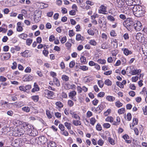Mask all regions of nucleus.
Listing matches in <instances>:
<instances>
[{"instance_id": "f257e3e1", "label": "nucleus", "mask_w": 147, "mask_h": 147, "mask_svg": "<svg viewBox=\"0 0 147 147\" xmlns=\"http://www.w3.org/2000/svg\"><path fill=\"white\" fill-rule=\"evenodd\" d=\"M132 11L134 15L137 17L142 16L144 13L142 7L139 6H134L133 8Z\"/></svg>"}, {"instance_id": "f03ea898", "label": "nucleus", "mask_w": 147, "mask_h": 147, "mask_svg": "<svg viewBox=\"0 0 147 147\" xmlns=\"http://www.w3.org/2000/svg\"><path fill=\"white\" fill-rule=\"evenodd\" d=\"M133 19L130 18H128L123 23L124 26L128 30H130L133 27L134 22Z\"/></svg>"}, {"instance_id": "7ed1b4c3", "label": "nucleus", "mask_w": 147, "mask_h": 147, "mask_svg": "<svg viewBox=\"0 0 147 147\" xmlns=\"http://www.w3.org/2000/svg\"><path fill=\"white\" fill-rule=\"evenodd\" d=\"M126 70L127 72H128L129 71V73L132 75L136 74L139 75V74H140L141 72V69H135L133 67L131 66L128 67Z\"/></svg>"}, {"instance_id": "20e7f679", "label": "nucleus", "mask_w": 147, "mask_h": 147, "mask_svg": "<svg viewBox=\"0 0 147 147\" xmlns=\"http://www.w3.org/2000/svg\"><path fill=\"white\" fill-rule=\"evenodd\" d=\"M121 4L118 6L119 7H121V9H123V10L122 11V12L125 14H126L127 17H128L130 16L131 13V8L129 7L124 6L123 7H121Z\"/></svg>"}, {"instance_id": "39448f33", "label": "nucleus", "mask_w": 147, "mask_h": 147, "mask_svg": "<svg viewBox=\"0 0 147 147\" xmlns=\"http://www.w3.org/2000/svg\"><path fill=\"white\" fill-rule=\"evenodd\" d=\"M107 7L104 5H101L99 7L98 12L100 14H107L108 12L107 11Z\"/></svg>"}, {"instance_id": "423d86ee", "label": "nucleus", "mask_w": 147, "mask_h": 147, "mask_svg": "<svg viewBox=\"0 0 147 147\" xmlns=\"http://www.w3.org/2000/svg\"><path fill=\"white\" fill-rule=\"evenodd\" d=\"M145 36L140 33H137L136 35V39L140 42H144L145 39Z\"/></svg>"}, {"instance_id": "0eeeda50", "label": "nucleus", "mask_w": 147, "mask_h": 147, "mask_svg": "<svg viewBox=\"0 0 147 147\" xmlns=\"http://www.w3.org/2000/svg\"><path fill=\"white\" fill-rule=\"evenodd\" d=\"M54 94V92L48 90H45L43 94L44 96L48 98H51L53 96Z\"/></svg>"}, {"instance_id": "6e6552de", "label": "nucleus", "mask_w": 147, "mask_h": 147, "mask_svg": "<svg viewBox=\"0 0 147 147\" xmlns=\"http://www.w3.org/2000/svg\"><path fill=\"white\" fill-rule=\"evenodd\" d=\"M133 27L137 31H140L142 28V26L141 22L139 21L134 22Z\"/></svg>"}, {"instance_id": "1a4fd4ad", "label": "nucleus", "mask_w": 147, "mask_h": 147, "mask_svg": "<svg viewBox=\"0 0 147 147\" xmlns=\"http://www.w3.org/2000/svg\"><path fill=\"white\" fill-rule=\"evenodd\" d=\"M41 15V13L39 11H38L36 13V12L34 13V20L36 23H37L40 20Z\"/></svg>"}, {"instance_id": "9d476101", "label": "nucleus", "mask_w": 147, "mask_h": 147, "mask_svg": "<svg viewBox=\"0 0 147 147\" xmlns=\"http://www.w3.org/2000/svg\"><path fill=\"white\" fill-rule=\"evenodd\" d=\"M27 134L30 136H35L37 135L38 133L36 130L33 129L32 130L31 127L27 132Z\"/></svg>"}, {"instance_id": "9b49d317", "label": "nucleus", "mask_w": 147, "mask_h": 147, "mask_svg": "<svg viewBox=\"0 0 147 147\" xmlns=\"http://www.w3.org/2000/svg\"><path fill=\"white\" fill-rule=\"evenodd\" d=\"M76 94V92L75 90H73L71 91L69 93L68 96L70 99L74 101H76V99L75 98V96Z\"/></svg>"}, {"instance_id": "f8f14e48", "label": "nucleus", "mask_w": 147, "mask_h": 147, "mask_svg": "<svg viewBox=\"0 0 147 147\" xmlns=\"http://www.w3.org/2000/svg\"><path fill=\"white\" fill-rule=\"evenodd\" d=\"M14 107L17 108H19L24 105V103L22 101L16 102L11 104Z\"/></svg>"}, {"instance_id": "ddd939ff", "label": "nucleus", "mask_w": 147, "mask_h": 147, "mask_svg": "<svg viewBox=\"0 0 147 147\" xmlns=\"http://www.w3.org/2000/svg\"><path fill=\"white\" fill-rule=\"evenodd\" d=\"M22 55L24 57H30L31 56V52L28 50H26L22 53H21Z\"/></svg>"}, {"instance_id": "4468645a", "label": "nucleus", "mask_w": 147, "mask_h": 147, "mask_svg": "<svg viewBox=\"0 0 147 147\" xmlns=\"http://www.w3.org/2000/svg\"><path fill=\"white\" fill-rule=\"evenodd\" d=\"M122 51L123 52L124 54L126 56H128L129 55L131 54L132 53V52L131 51L127 49L123 48L121 49Z\"/></svg>"}, {"instance_id": "2eb2a0df", "label": "nucleus", "mask_w": 147, "mask_h": 147, "mask_svg": "<svg viewBox=\"0 0 147 147\" xmlns=\"http://www.w3.org/2000/svg\"><path fill=\"white\" fill-rule=\"evenodd\" d=\"M23 127L25 129V131H26L27 132L28 130L30 128H31V126L29 124L25 122L23 123L22 124Z\"/></svg>"}, {"instance_id": "dca6fc26", "label": "nucleus", "mask_w": 147, "mask_h": 147, "mask_svg": "<svg viewBox=\"0 0 147 147\" xmlns=\"http://www.w3.org/2000/svg\"><path fill=\"white\" fill-rule=\"evenodd\" d=\"M8 129V127H4L3 128L0 129V135H2V134H5L6 132L7 131Z\"/></svg>"}, {"instance_id": "f3484780", "label": "nucleus", "mask_w": 147, "mask_h": 147, "mask_svg": "<svg viewBox=\"0 0 147 147\" xmlns=\"http://www.w3.org/2000/svg\"><path fill=\"white\" fill-rule=\"evenodd\" d=\"M53 82L57 86L59 87L60 86L59 81L57 78H53Z\"/></svg>"}, {"instance_id": "a211bd4d", "label": "nucleus", "mask_w": 147, "mask_h": 147, "mask_svg": "<svg viewBox=\"0 0 147 147\" xmlns=\"http://www.w3.org/2000/svg\"><path fill=\"white\" fill-rule=\"evenodd\" d=\"M121 121V119L120 117L118 116L116 117V121H113V124L115 125H118L120 123Z\"/></svg>"}, {"instance_id": "6ab92c4d", "label": "nucleus", "mask_w": 147, "mask_h": 147, "mask_svg": "<svg viewBox=\"0 0 147 147\" xmlns=\"http://www.w3.org/2000/svg\"><path fill=\"white\" fill-rule=\"evenodd\" d=\"M3 56L4 59L5 60H8L11 57L10 53H7L2 54L1 56Z\"/></svg>"}, {"instance_id": "aec40b11", "label": "nucleus", "mask_w": 147, "mask_h": 147, "mask_svg": "<svg viewBox=\"0 0 147 147\" xmlns=\"http://www.w3.org/2000/svg\"><path fill=\"white\" fill-rule=\"evenodd\" d=\"M34 88L32 90V92H34L39 90V88L38 85L36 83H34Z\"/></svg>"}, {"instance_id": "412c9836", "label": "nucleus", "mask_w": 147, "mask_h": 147, "mask_svg": "<svg viewBox=\"0 0 147 147\" xmlns=\"http://www.w3.org/2000/svg\"><path fill=\"white\" fill-rule=\"evenodd\" d=\"M66 85L67 86V87L69 89H76V86L75 84H70L69 83H68L66 84Z\"/></svg>"}, {"instance_id": "4be33fe9", "label": "nucleus", "mask_w": 147, "mask_h": 147, "mask_svg": "<svg viewBox=\"0 0 147 147\" xmlns=\"http://www.w3.org/2000/svg\"><path fill=\"white\" fill-rule=\"evenodd\" d=\"M106 99L110 102H113L115 100V97L111 96H108L106 97Z\"/></svg>"}, {"instance_id": "5701e85b", "label": "nucleus", "mask_w": 147, "mask_h": 147, "mask_svg": "<svg viewBox=\"0 0 147 147\" xmlns=\"http://www.w3.org/2000/svg\"><path fill=\"white\" fill-rule=\"evenodd\" d=\"M22 111L28 113L30 111V108L28 106H24L22 108Z\"/></svg>"}, {"instance_id": "b1692460", "label": "nucleus", "mask_w": 147, "mask_h": 147, "mask_svg": "<svg viewBox=\"0 0 147 147\" xmlns=\"http://www.w3.org/2000/svg\"><path fill=\"white\" fill-rule=\"evenodd\" d=\"M48 147H56V143L52 141H50L48 143Z\"/></svg>"}, {"instance_id": "393cba45", "label": "nucleus", "mask_w": 147, "mask_h": 147, "mask_svg": "<svg viewBox=\"0 0 147 147\" xmlns=\"http://www.w3.org/2000/svg\"><path fill=\"white\" fill-rule=\"evenodd\" d=\"M24 80L29 81L32 80L33 77L31 75H29L24 76Z\"/></svg>"}, {"instance_id": "a878e982", "label": "nucleus", "mask_w": 147, "mask_h": 147, "mask_svg": "<svg viewBox=\"0 0 147 147\" xmlns=\"http://www.w3.org/2000/svg\"><path fill=\"white\" fill-rule=\"evenodd\" d=\"M73 124L77 126L80 125L81 124V122L78 120H73L72 121Z\"/></svg>"}, {"instance_id": "bb28decb", "label": "nucleus", "mask_w": 147, "mask_h": 147, "mask_svg": "<svg viewBox=\"0 0 147 147\" xmlns=\"http://www.w3.org/2000/svg\"><path fill=\"white\" fill-rule=\"evenodd\" d=\"M61 79L62 80L65 82H67L69 80V77L65 74L61 76Z\"/></svg>"}, {"instance_id": "cd10ccee", "label": "nucleus", "mask_w": 147, "mask_h": 147, "mask_svg": "<svg viewBox=\"0 0 147 147\" xmlns=\"http://www.w3.org/2000/svg\"><path fill=\"white\" fill-rule=\"evenodd\" d=\"M48 46H47L46 47H44V50L42 51L43 54L45 56L47 57L49 54V51L47 50L48 49Z\"/></svg>"}, {"instance_id": "c85d7f7f", "label": "nucleus", "mask_w": 147, "mask_h": 147, "mask_svg": "<svg viewBox=\"0 0 147 147\" xmlns=\"http://www.w3.org/2000/svg\"><path fill=\"white\" fill-rule=\"evenodd\" d=\"M19 37L21 38L24 40H26V39L27 38L28 35L24 33H22L18 35Z\"/></svg>"}, {"instance_id": "c756f323", "label": "nucleus", "mask_w": 147, "mask_h": 147, "mask_svg": "<svg viewBox=\"0 0 147 147\" xmlns=\"http://www.w3.org/2000/svg\"><path fill=\"white\" fill-rule=\"evenodd\" d=\"M38 140L41 143H44L47 139L44 136H41L39 137Z\"/></svg>"}, {"instance_id": "7c9ffc66", "label": "nucleus", "mask_w": 147, "mask_h": 147, "mask_svg": "<svg viewBox=\"0 0 147 147\" xmlns=\"http://www.w3.org/2000/svg\"><path fill=\"white\" fill-rule=\"evenodd\" d=\"M123 105V103L120 102V101L119 100L117 101L115 103V106L117 108H119L122 107Z\"/></svg>"}, {"instance_id": "2f4dec72", "label": "nucleus", "mask_w": 147, "mask_h": 147, "mask_svg": "<svg viewBox=\"0 0 147 147\" xmlns=\"http://www.w3.org/2000/svg\"><path fill=\"white\" fill-rule=\"evenodd\" d=\"M113 117L111 116H108L105 119L106 121L109 122L113 123Z\"/></svg>"}, {"instance_id": "473e14b6", "label": "nucleus", "mask_w": 147, "mask_h": 147, "mask_svg": "<svg viewBox=\"0 0 147 147\" xmlns=\"http://www.w3.org/2000/svg\"><path fill=\"white\" fill-rule=\"evenodd\" d=\"M125 109L124 108H121L118 111V113L119 115L124 114L125 112Z\"/></svg>"}, {"instance_id": "72a5a7b5", "label": "nucleus", "mask_w": 147, "mask_h": 147, "mask_svg": "<svg viewBox=\"0 0 147 147\" xmlns=\"http://www.w3.org/2000/svg\"><path fill=\"white\" fill-rule=\"evenodd\" d=\"M122 138H123L125 141L127 143H130L131 141L130 140H127V139H128L129 138V137L128 136L125 134L122 136Z\"/></svg>"}, {"instance_id": "f704fd0d", "label": "nucleus", "mask_w": 147, "mask_h": 147, "mask_svg": "<svg viewBox=\"0 0 147 147\" xmlns=\"http://www.w3.org/2000/svg\"><path fill=\"white\" fill-rule=\"evenodd\" d=\"M105 84L108 86H111L112 84V83L110 80L109 79H107L105 80Z\"/></svg>"}, {"instance_id": "c9c22d12", "label": "nucleus", "mask_w": 147, "mask_h": 147, "mask_svg": "<svg viewBox=\"0 0 147 147\" xmlns=\"http://www.w3.org/2000/svg\"><path fill=\"white\" fill-rule=\"evenodd\" d=\"M107 18L108 20L112 22H114L115 20V18L111 15L108 16Z\"/></svg>"}, {"instance_id": "e433bc0d", "label": "nucleus", "mask_w": 147, "mask_h": 147, "mask_svg": "<svg viewBox=\"0 0 147 147\" xmlns=\"http://www.w3.org/2000/svg\"><path fill=\"white\" fill-rule=\"evenodd\" d=\"M31 98L35 102H37L39 99V96H33L31 97Z\"/></svg>"}, {"instance_id": "4c0bfd02", "label": "nucleus", "mask_w": 147, "mask_h": 147, "mask_svg": "<svg viewBox=\"0 0 147 147\" xmlns=\"http://www.w3.org/2000/svg\"><path fill=\"white\" fill-rule=\"evenodd\" d=\"M80 60L81 61V62L83 64H85L86 61V57L84 56H82L80 58Z\"/></svg>"}, {"instance_id": "58836bf2", "label": "nucleus", "mask_w": 147, "mask_h": 147, "mask_svg": "<svg viewBox=\"0 0 147 147\" xmlns=\"http://www.w3.org/2000/svg\"><path fill=\"white\" fill-rule=\"evenodd\" d=\"M138 120L137 118H134L133 119V123H132V127H133L135 125L138 124Z\"/></svg>"}, {"instance_id": "ea45409f", "label": "nucleus", "mask_w": 147, "mask_h": 147, "mask_svg": "<svg viewBox=\"0 0 147 147\" xmlns=\"http://www.w3.org/2000/svg\"><path fill=\"white\" fill-rule=\"evenodd\" d=\"M108 141L112 145H114L115 144V140L111 137L109 138Z\"/></svg>"}, {"instance_id": "a19ab883", "label": "nucleus", "mask_w": 147, "mask_h": 147, "mask_svg": "<svg viewBox=\"0 0 147 147\" xmlns=\"http://www.w3.org/2000/svg\"><path fill=\"white\" fill-rule=\"evenodd\" d=\"M33 40L31 38H28L26 40V44L28 46H30Z\"/></svg>"}, {"instance_id": "79ce46f5", "label": "nucleus", "mask_w": 147, "mask_h": 147, "mask_svg": "<svg viewBox=\"0 0 147 147\" xmlns=\"http://www.w3.org/2000/svg\"><path fill=\"white\" fill-rule=\"evenodd\" d=\"M104 141L101 138L99 139L97 141V143L100 146H102L104 144Z\"/></svg>"}, {"instance_id": "37998d69", "label": "nucleus", "mask_w": 147, "mask_h": 147, "mask_svg": "<svg viewBox=\"0 0 147 147\" xmlns=\"http://www.w3.org/2000/svg\"><path fill=\"white\" fill-rule=\"evenodd\" d=\"M88 42L93 46H96L97 44V42L94 40H90Z\"/></svg>"}, {"instance_id": "c03bdc74", "label": "nucleus", "mask_w": 147, "mask_h": 147, "mask_svg": "<svg viewBox=\"0 0 147 147\" xmlns=\"http://www.w3.org/2000/svg\"><path fill=\"white\" fill-rule=\"evenodd\" d=\"M79 68L83 71H86L88 70V67L86 65H79Z\"/></svg>"}, {"instance_id": "a18cd8bd", "label": "nucleus", "mask_w": 147, "mask_h": 147, "mask_svg": "<svg viewBox=\"0 0 147 147\" xmlns=\"http://www.w3.org/2000/svg\"><path fill=\"white\" fill-rule=\"evenodd\" d=\"M64 124L65 127H66L68 130L71 129V123L66 122Z\"/></svg>"}, {"instance_id": "49530a36", "label": "nucleus", "mask_w": 147, "mask_h": 147, "mask_svg": "<svg viewBox=\"0 0 147 147\" xmlns=\"http://www.w3.org/2000/svg\"><path fill=\"white\" fill-rule=\"evenodd\" d=\"M97 62L99 63L102 64H104L105 63L106 61L104 59H98Z\"/></svg>"}, {"instance_id": "de8ad7c7", "label": "nucleus", "mask_w": 147, "mask_h": 147, "mask_svg": "<svg viewBox=\"0 0 147 147\" xmlns=\"http://www.w3.org/2000/svg\"><path fill=\"white\" fill-rule=\"evenodd\" d=\"M96 120L94 117H92L90 119V123L94 125L96 122Z\"/></svg>"}, {"instance_id": "09e8293b", "label": "nucleus", "mask_w": 147, "mask_h": 147, "mask_svg": "<svg viewBox=\"0 0 147 147\" xmlns=\"http://www.w3.org/2000/svg\"><path fill=\"white\" fill-rule=\"evenodd\" d=\"M55 105L59 108H62L63 107V103L60 101L56 102Z\"/></svg>"}, {"instance_id": "8fccbe9b", "label": "nucleus", "mask_w": 147, "mask_h": 147, "mask_svg": "<svg viewBox=\"0 0 147 147\" xmlns=\"http://www.w3.org/2000/svg\"><path fill=\"white\" fill-rule=\"evenodd\" d=\"M99 17V15L96 13H94L93 15L91 16V19L92 20H95L96 18H98Z\"/></svg>"}, {"instance_id": "3c124183", "label": "nucleus", "mask_w": 147, "mask_h": 147, "mask_svg": "<svg viewBox=\"0 0 147 147\" xmlns=\"http://www.w3.org/2000/svg\"><path fill=\"white\" fill-rule=\"evenodd\" d=\"M98 84L100 88H102L104 85L103 82L102 80H98Z\"/></svg>"}, {"instance_id": "603ef678", "label": "nucleus", "mask_w": 147, "mask_h": 147, "mask_svg": "<svg viewBox=\"0 0 147 147\" xmlns=\"http://www.w3.org/2000/svg\"><path fill=\"white\" fill-rule=\"evenodd\" d=\"M72 116L73 117L76 119H78L79 120L80 119V117H79V115L76 113V112H75V113H74Z\"/></svg>"}, {"instance_id": "864d4df0", "label": "nucleus", "mask_w": 147, "mask_h": 147, "mask_svg": "<svg viewBox=\"0 0 147 147\" xmlns=\"http://www.w3.org/2000/svg\"><path fill=\"white\" fill-rule=\"evenodd\" d=\"M67 40V38L65 36H64L61 38L60 40L62 44L66 42Z\"/></svg>"}, {"instance_id": "5fc2aeb1", "label": "nucleus", "mask_w": 147, "mask_h": 147, "mask_svg": "<svg viewBox=\"0 0 147 147\" xmlns=\"http://www.w3.org/2000/svg\"><path fill=\"white\" fill-rule=\"evenodd\" d=\"M40 7L41 9L46 8L48 7V5L47 4H44L43 3H41L40 5Z\"/></svg>"}, {"instance_id": "6e6d98bb", "label": "nucleus", "mask_w": 147, "mask_h": 147, "mask_svg": "<svg viewBox=\"0 0 147 147\" xmlns=\"http://www.w3.org/2000/svg\"><path fill=\"white\" fill-rule=\"evenodd\" d=\"M75 63L74 61H71L69 63V67L71 68H72L75 65Z\"/></svg>"}, {"instance_id": "4d7b16f0", "label": "nucleus", "mask_w": 147, "mask_h": 147, "mask_svg": "<svg viewBox=\"0 0 147 147\" xmlns=\"http://www.w3.org/2000/svg\"><path fill=\"white\" fill-rule=\"evenodd\" d=\"M7 80V79L3 76H0V81L2 82H5Z\"/></svg>"}, {"instance_id": "13d9d810", "label": "nucleus", "mask_w": 147, "mask_h": 147, "mask_svg": "<svg viewBox=\"0 0 147 147\" xmlns=\"http://www.w3.org/2000/svg\"><path fill=\"white\" fill-rule=\"evenodd\" d=\"M138 79V76L133 77L131 78L132 81L133 82H136Z\"/></svg>"}, {"instance_id": "bf43d9fd", "label": "nucleus", "mask_w": 147, "mask_h": 147, "mask_svg": "<svg viewBox=\"0 0 147 147\" xmlns=\"http://www.w3.org/2000/svg\"><path fill=\"white\" fill-rule=\"evenodd\" d=\"M11 99L13 101H15L17 100V98L16 96L14 95L13 94L11 95Z\"/></svg>"}, {"instance_id": "052dcab7", "label": "nucleus", "mask_w": 147, "mask_h": 147, "mask_svg": "<svg viewBox=\"0 0 147 147\" xmlns=\"http://www.w3.org/2000/svg\"><path fill=\"white\" fill-rule=\"evenodd\" d=\"M59 127L61 131H64L65 130V127L63 124H59Z\"/></svg>"}, {"instance_id": "680f3d73", "label": "nucleus", "mask_w": 147, "mask_h": 147, "mask_svg": "<svg viewBox=\"0 0 147 147\" xmlns=\"http://www.w3.org/2000/svg\"><path fill=\"white\" fill-rule=\"evenodd\" d=\"M65 46L67 47V49H69L71 46V44L68 42H67L65 43Z\"/></svg>"}, {"instance_id": "e2e57ef3", "label": "nucleus", "mask_w": 147, "mask_h": 147, "mask_svg": "<svg viewBox=\"0 0 147 147\" xmlns=\"http://www.w3.org/2000/svg\"><path fill=\"white\" fill-rule=\"evenodd\" d=\"M7 29L5 28H3L2 27H0V32H2L3 33L6 32L7 31Z\"/></svg>"}, {"instance_id": "0e129e2a", "label": "nucleus", "mask_w": 147, "mask_h": 147, "mask_svg": "<svg viewBox=\"0 0 147 147\" xmlns=\"http://www.w3.org/2000/svg\"><path fill=\"white\" fill-rule=\"evenodd\" d=\"M96 129L98 131H101L102 129V127L100 124L99 123L97 124L96 126Z\"/></svg>"}, {"instance_id": "69168bd1", "label": "nucleus", "mask_w": 147, "mask_h": 147, "mask_svg": "<svg viewBox=\"0 0 147 147\" xmlns=\"http://www.w3.org/2000/svg\"><path fill=\"white\" fill-rule=\"evenodd\" d=\"M74 102L71 100H69L68 101V105L70 107H71L74 105Z\"/></svg>"}, {"instance_id": "338daca9", "label": "nucleus", "mask_w": 147, "mask_h": 147, "mask_svg": "<svg viewBox=\"0 0 147 147\" xmlns=\"http://www.w3.org/2000/svg\"><path fill=\"white\" fill-rule=\"evenodd\" d=\"M55 39V37L53 35H51L49 38V40L50 42H53Z\"/></svg>"}, {"instance_id": "774afa93", "label": "nucleus", "mask_w": 147, "mask_h": 147, "mask_svg": "<svg viewBox=\"0 0 147 147\" xmlns=\"http://www.w3.org/2000/svg\"><path fill=\"white\" fill-rule=\"evenodd\" d=\"M110 35L112 36H115L117 35V34L115 33V30H112L111 32Z\"/></svg>"}]
</instances>
